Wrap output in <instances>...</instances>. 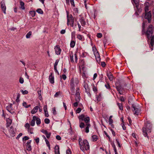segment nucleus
Masks as SVG:
<instances>
[{
  "label": "nucleus",
  "mask_w": 154,
  "mask_h": 154,
  "mask_svg": "<svg viewBox=\"0 0 154 154\" xmlns=\"http://www.w3.org/2000/svg\"><path fill=\"white\" fill-rule=\"evenodd\" d=\"M29 139V137H28L25 136L23 138V140H28Z\"/></svg>",
  "instance_id": "obj_55"
},
{
  "label": "nucleus",
  "mask_w": 154,
  "mask_h": 154,
  "mask_svg": "<svg viewBox=\"0 0 154 154\" xmlns=\"http://www.w3.org/2000/svg\"><path fill=\"white\" fill-rule=\"evenodd\" d=\"M85 126V132L86 133H88L89 132V128L90 127L91 125L89 123H86L85 125L84 123L83 122H80L79 125V127L81 128H84V126Z\"/></svg>",
  "instance_id": "obj_5"
},
{
  "label": "nucleus",
  "mask_w": 154,
  "mask_h": 154,
  "mask_svg": "<svg viewBox=\"0 0 154 154\" xmlns=\"http://www.w3.org/2000/svg\"><path fill=\"white\" fill-rule=\"evenodd\" d=\"M69 57H70V61L72 62H74L73 59L74 57L75 58V62L76 63L77 62L78 59L76 53H75L73 54L72 52H71L70 54Z\"/></svg>",
  "instance_id": "obj_8"
},
{
  "label": "nucleus",
  "mask_w": 154,
  "mask_h": 154,
  "mask_svg": "<svg viewBox=\"0 0 154 154\" xmlns=\"http://www.w3.org/2000/svg\"><path fill=\"white\" fill-rule=\"evenodd\" d=\"M79 22L82 26H85L86 24V22L83 17H82L79 19Z\"/></svg>",
  "instance_id": "obj_17"
},
{
  "label": "nucleus",
  "mask_w": 154,
  "mask_h": 154,
  "mask_svg": "<svg viewBox=\"0 0 154 154\" xmlns=\"http://www.w3.org/2000/svg\"><path fill=\"white\" fill-rule=\"evenodd\" d=\"M6 127L7 128H8L11 125L12 122V120L11 119H10L9 118H7L6 119Z\"/></svg>",
  "instance_id": "obj_16"
},
{
  "label": "nucleus",
  "mask_w": 154,
  "mask_h": 154,
  "mask_svg": "<svg viewBox=\"0 0 154 154\" xmlns=\"http://www.w3.org/2000/svg\"><path fill=\"white\" fill-rule=\"evenodd\" d=\"M35 119H34V118L33 119L32 118V119L31 120V125L32 126H33L35 125Z\"/></svg>",
  "instance_id": "obj_37"
},
{
  "label": "nucleus",
  "mask_w": 154,
  "mask_h": 154,
  "mask_svg": "<svg viewBox=\"0 0 154 154\" xmlns=\"http://www.w3.org/2000/svg\"><path fill=\"white\" fill-rule=\"evenodd\" d=\"M116 88L118 91L119 93L120 94H123L124 90L123 87H116Z\"/></svg>",
  "instance_id": "obj_18"
},
{
  "label": "nucleus",
  "mask_w": 154,
  "mask_h": 154,
  "mask_svg": "<svg viewBox=\"0 0 154 154\" xmlns=\"http://www.w3.org/2000/svg\"><path fill=\"white\" fill-rule=\"evenodd\" d=\"M113 122V121L112 119L111 118H109V125H112V124Z\"/></svg>",
  "instance_id": "obj_54"
},
{
  "label": "nucleus",
  "mask_w": 154,
  "mask_h": 154,
  "mask_svg": "<svg viewBox=\"0 0 154 154\" xmlns=\"http://www.w3.org/2000/svg\"><path fill=\"white\" fill-rule=\"evenodd\" d=\"M55 53L57 55H60L61 52V49L59 45H56L54 48Z\"/></svg>",
  "instance_id": "obj_12"
},
{
  "label": "nucleus",
  "mask_w": 154,
  "mask_h": 154,
  "mask_svg": "<svg viewBox=\"0 0 154 154\" xmlns=\"http://www.w3.org/2000/svg\"><path fill=\"white\" fill-rule=\"evenodd\" d=\"M77 94L80 95L79 89V88H77L76 93L75 94V95H77Z\"/></svg>",
  "instance_id": "obj_53"
},
{
  "label": "nucleus",
  "mask_w": 154,
  "mask_h": 154,
  "mask_svg": "<svg viewBox=\"0 0 154 154\" xmlns=\"http://www.w3.org/2000/svg\"><path fill=\"white\" fill-rule=\"evenodd\" d=\"M82 142H83V141L82 139L81 138H79V146L82 145Z\"/></svg>",
  "instance_id": "obj_44"
},
{
  "label": "nucleus",
  "mask_w": 154,
  "mask_h": 154,
  "mask_svg": "<svg viewBox=\"0 0 154 154\" xmlns=\"http://www.w3.org/2000/svg\"><path fill=\"white\" fill-rule=\"evenodd\" d=\"M33 118H35V121H36V123L37 125H38L41 124V120L39 118L36 117V116H33Z\"/></svg>",
  "instance_id": "obj_20"
},
{
  "label": "nucleus",
  "mask_w": 154,
  "mask_h": 154,
  "mask_svg": "<svg viewBox=\"0 0 154 154\" xmlns=\"http://www.w3.org/2000/svg\"><path fill=\"white\" fill-rule=\"evenodd\" d=\"M75 100L76 101L79 102L80 100V95H75Z\"/></svg>",
  "instance_id": "obj_26"
},
{
  "label": "nucleus",
  "mask_w": 154,
  "mask_h": 154,
  "mask_svg": "<svg viewBox=\"0 0 154 154\" xmlns=\"http://www.w3.org/2000/svg\"><path fill=\"white\" fill-rule=\"evenodd\" d=\"M50 121L49 119H48L46 118L45 119V122L46 124H49L50 123Z\"/></svg>",
  "instance_id": "obj_48"
},
{
  "label": "nucleus",
  "mask_w": 154,
  "mask_h": 154,
  "mask_svg": "<svg viewBox=\"0 0 154 154\" xmlns=\"http://www.w3.org/2000/svg\"><path fill=\"white\" fill-rule=\"evenodd\" d=\"M12 104H11L10 105H9L6 106V109L8 111H9L11 109H12Z\"/></svg>",
  "instance_id": "obj_35"
},
{
  "label": "nucleus",
  "mask_w": 154,
  "mask_h": 154,
  "mask_svg": "<svg viewBox=\"0 0 154 154\" xmlns=\"http://www.w3.org/2000/svg\"><path fill=\"white\" fill-rule=\"evenodd\" d=\"M51 133H48V132L47 134H46L45 135H46L47 137L48 138H49L51 136Z\"/></svg>",
  "instance_id": "obj_59"
},
{
  "label": "nucleus",
  "mask_w": 154,
  "mask_h": 154,
  "mask_svg": "<svg viewBox=\"0 0 154 154\" xmlns=\"http://www.w3.org/2000/svg\"><path fill=\"white\" fill-rule=\"evenodd\" d=\"M96 59L97 62L99 63L100 61V57L96 58Z\"/></svg>",
  "instance_id": "obj_58"
},
{
  "label": "nucleus",
  "mask_w": 154,
  "mask_h": 154,
  "mask_svg": "<svg viewBox=\"0 0 154 154\" xmlns=\"http://www.w3.org/2000/svg\"><path fill=\"white\" fill-rule=\"evenodd\" d=\"M77 38L81 41H83V36L80 34H78L77 35Z\"/></svg>",
  "instance_id": "obj_33"
},
{
  "label": "nucleus",
  "mask_w": 154,
  "mask_h": 154,
  "mask_svg": "<svg viewBox=\"0 0 154 154\" xmlns=\"http://www.w3.org/2000/svg\"><path fill=\"white\" fill-rule=\"evenodd\" d=\"M36 11L38 13L41 14H43V11L40 8L36 10Z\"/></svg>",
  "instance_id": "obj_36"
},
{
  "label": "nucleus",
  "mask_w": 154,
  "mask_h": 154,
  "mask_svg": "<svg viewBox=\"0 0 154 154\" xmlns=\"http://www.w3.org/2000/svg\"><path fill=\"white\" fill-rule=\"evenodd\" d=\"M152 127V125L149 121H147L146 124L144 127L143 128V135L146 137H147L149 138L148 136V134L151 132V130Z\"/></svg>",
  "instance_id": "obj_1"
},
{
  "label": "nucleus",
  "mask_w": 154,
  "mask_h": 154,
  "mask_svg": "<svg viewBox=\"0 0 154 154\" xmlns=\"http://www.w3.org/2000/svg\"><path fill=\"white\" fill-rule=\"evenodd\" d=\"M20 8L23 10H24L25 9V7H24V3L22 1H20Z\"/></svg>",
  "instance_id": "obj_27"
},
{
  "label": "nucleus",
  "mask_w": 154,
  "mask_h": 154,
  "mask_svg": "<svg viewBox=\"0 0 154 154\" xmlns=\"http://www.w3.org/2000/svg\"><path fill=\"white\" fill-rule=\"evenodd\" d=\"M26 149L29 151H30L32 149L31 146L30 145H26Z\"/></svg>",
  "instance_id": "obj_40"
},
{
  "label": "nucleus",
  "mask_w": 154,
  "mask_h": 154,
  "mask_svg": "<svg viewBox=\"0 0 154 154\" xmlns=\"http://www.w3.org/2000/svg\"><path fill=\"white\" fill-rule=\"evenodd\" d=\"M66 154H71V152L70 149H68L66 151Z\"/></svg>",
  "instance_id": "obj_60"
},
{
  "label": "nucleus",
  "mask_w": 154,
  "mask_h": 154,
  "mask_svg": "<svg viewBox=\"0 0 154 154\" xmlns=\"http://www.w3.org/2000/svg\"><path fill=\"white\" fill-rule=\"evenodd\" d=\"M82 145H80V147L81 149L83 152H84L85 150H88L90 149L89 144L86 140H85L83 141Z\"/></svg>",
  "instance_id": "obj_2"
},
{
  "label": "nucleus",
  "mask_w": 154,
  "mask_h": 154,
  "mask_svg": "<svg viewBox=\"0 0 154 154\" xmlns=\"http://www.w3.org/2000/svg\"><path fill=\"white\" fill-rule=\"evenodd\" d=\"M20 97V94L19 93H18L17 94V98L16 100V101L17 102H19L20 101L19 98Z\"/></svg>",
  "instance_id": "obj_42"
},
{
  "label": "nucleus",
  "mask_w": 154,
  "mask_h": 154,
  "mask_svg": "<svg viewBox=\"0 0 154 154\" xmlns=\"http://www.w3.org/2000/svg\"><path fill=\"white\" fill-rule=\"evenodd\" d=\"M97 36L98 38H100L102 36V35L101 33H99L97 34Z\"/></svg>",
  "instance_id": "obj_51"
},
{
  "label": "nucleus",
  "mask_w": 154,
  "mask_h": 154,
  "mask_svg": "<svg viewBox=\"0 0 154 154\" xmlns=\"http://www.w3.org/2000/svg\"><path fill=\"white\" fill-rule=\"evenodd\" d=\"M153 31V28L152 26V25H149L148 26L147 30L146 33V35L148 40H149L152 37L154 36L152 35Z\"/></svg>",
  "instance_id": "obj_3"
},
{
  "label": "nucleus",
  "mask_w": 154,
  "mask_h": 154,
  "mask_svg": "<svg viewBox=\"0 0 154 154\" xmlns=\"http://www.w3.org/2000/svg\"><path fill=\"white\" fill-rule=\"evenodd\" d=\"M1 7L2 11L5 14H6V6L4 1H2L1 2Z\"/></svg>",
  "instance_id": "obj_11"
},
{
  "label": "nucleus",
  "mask_w": 154,
  "mask_h": 154,
  "mask_svg": "<svg viewBox=\"0 0 154 154\" xmlns=\"http://www.w3.org/2000/svg\"><path fill=\"white\" fill-rule=\"evenodd\" d=\"M59 61L58 60H56L54 64V69L55 72L57 73L58 74H59V72L57 69V66Z\"/></svg>",
  "instance_id": "obj_15"
},
{
  "label": "nucleus",
  "mask_w": 154,
  "mask_h": 154,
  "mask_svg": "<svg viewBox=\"0 0 154 154\" xmlns=\"http://www.w3.org/2000/svg\"><path fill=\"white\" fill-rule=\"evenodd\" d=\"M30 14L32 17H34L35 15V12L34 11H30L29 12Z\"/></svg>",
  "instance_id": "obj_39"
},
{
  "label": "nucleus",
  "mask_w": 154,
  "mask_h": 154,
  "mask_svg": "<svg viewBox=\"0 0 154 154\" xmlns=\"http://www.w3.org/2000/svg\"><path fill=\"white\" fill-rule=\"evenodd\" d=\"M49 80L51 83L53 84L54 83V77L52 73H51L49 76Z\"/></svg>",
  "instance_id": "obj_14"
},
{
  "label": "nucleus",
  "mask_w": 154,
  "mask_h": 154,
  "mask_svg": "<svg viewBox=\"0 0 154 154\" xmlns=\"http://www.w3.org/2000/svg\"><path fill=\"white\" fill-rule=\"evenodd\" d=\"M94 54L96 58L100 57L98 51L97 52L95 53H94Z\"/></svg>",
  "instance_id": "obj_47"
},
{
  "label": "nucleus",
  "mask_w": 154,
  "mask_h": 154,
  "mask_svg": "<svg viewBox=\"0 0 154 154\" xmlns=\"http://www.w3.org/2000/svg\"><path fill=\"white\" fill-rule=\"evenodd\" d=\"M117 104L119 108V109L121 110H123V108L122 105V103H117Z\"/></svg>",
  "instance_id": "obj_41"
},
{
  "label": "nucleus",
  "mask_w": 154,
  "mask_h": 154,
  "mask_svg": "<svg viewBox=\"0 0 154 154\" xmlns=\"http://www.w3.org/2000/svg\"><path fill=\"white\" fill-rule=\"evenodd\" d=\"M61 78L64 80H65L66 78V75L64 74L62 75Z\"/></svg>",
  "instance_id": "obj_61"
},
{
  "label": "nucleus",
  "mask_w": 154,
  "mask_h": 154,
  "mask_svg": "<svg viewBox=\"0 0 154 154\" xmlns=\"http://www.w3.org/2000/svg\"><path fill=\"white\" fill-rule=\"evenodd\" d=\"M131 2L134 6H135L136 8H137L139 11H140L141 10L139 8L140 0H132Z\"/></svg>",
  "instance_id": "obj_7"
},
{
  "label": "nucleus",
  "mask_w": 154,
  "mask_h": 154,
  "mask_svg": "<svg viewBox=\"0 0 154 154\" xmlns=\"http://www.w3.org/2000/svg\"><path fill=\"white\" fill-rule=\"evenodd\" d=\"M20 91L22 93V94L24 95L27 94L28 93V91L26 90L23 91V90H20Z\"/></svg>",
  "instance_id": "obj_43"
},
{
  "label": "nucleus",
  "mask_w": 154,
  "mask_h": 154,
  "mask_svg": "<svg viewBox=\"0 0 154 154\" xmlns=\"http://www.w3.org/2000/svg\"><path fill=\"white\" fill-rule=\"evenodd\" d=\"M38 109V106H35L31 110V113L33 114L36 113Z\"/></svg>",
  "instance_id": "obj_25"
},
{
  "label": "nucleus",
  "mask_w": 154,
  "mask_h": 154,
  "mask_svg": "<svg viewBox=\"0 0 154 154\" xmlns=\"http://www.w3.org/2000/svg\"><path fill=\"white\" fill-rule=\"evenodd\" d=\"M22 133H20L16 137V139H18L19 138L22 136Z\"/></svg>",
  "instance_id": "obj_62"
},
{
  "label": "nucleus",
  "mask_w": 154,
  "mask_h": 154,
  "mask_svg": "<svg viewBox=\"0 0 154 154\" xmlns=\"http://www.w3.org/2000/svg\"><path fill=\"white\" fill-rule=\"evenodd\" d=\"M83 120L85 122L86 124V123H89L90 118L89 117H85Z\"/></svg>",
  "instance_id": "obj_28"
},
{
  "label": "nucleus",
  "mask_w": 154,
  "mask_h": 154,
  "mask_svg": "<svg viewBox=\"0 0 154 154\" xmlns=\"http://www.w3.org/2000/svg\"><path fill=\"white\" fill-rule=\"evenodd\" d=\"M41 132H42L44 134H47L48 132L46 130H42L41 131Z\"/></svg>",
  "instance_id": "obj_63"
},
{
  "label": "nucleus",
  "mask_w": 154,
  "mask_h": 154,
  "mask_svg": "<svg viewBox=\"0 0 154 154\" xmlns=\"http://www.w3.org/2000/svg\"><path fill=\"white\" fill-rule=\"evenodd\" d=\"M67 25L68 26L69 25V23H70V25L71 26L73 27L74 26V19L72 16L71 14H69V13L68 12H67Z\"/></svg>",
  "instance_id": "obj_4"
},
{
  "label": "nucleus",
  "mask_w": 154,
  "mask_h": 154,
  "mask_svg": "<svg viewBox=\"0 0 154 154\" xmlns=\"http://www.w3.org/2000/svg\"><path fill=\"white\" fill-rule=\"evenodd\" d=\"M96 98L97 101L98 102L100 100V97L99 96H96Z\"/></svg>",
  "instance_id": "obj_64"
},
{
  "label": "nucleus",
  "mask_w": 154,
  "mask_h": 154,
  "mask_svg": "<svg viewBox=\"0 0 154 154\" xmlns=\"http://www.w3.org/2000/svg\"><path fill=\"white\" fill-rule=\"evenodd\" d=\"M81 110H82V109L81 108H78L76 110V113H80L81 112Z\"/></svg>",
  "instance_id": "obj_50"
},
{
  "label": "nucleus",
  "mask_w": 154,
  "mask_h": 154,
  "mask_svg": "<svg viewBox=\"0 0 154 154\" xmlns=\"http://www.w3.org/2000/svg\"><path fill=\"white\" fill-rule=\"evenodd\" d=\"M38 95V97L39 98V99L40 100H42V97L41 95V90L38 91H37Z\"/></svg>",
  "instance_id": "obj_34"
},
{
  "label": "nucleus",
  "mask_w": 154,
  "mask_h": 154,
  "mask_svg": "<svg viewBox=\"0 0 154 154\" xmlns=\"http://www.w3.org/2000/svg\"><path fill=\"white\" fill-rule=\"evenodd\" d=\"M85 89L86 91V92L88 94H90V93L89 92V87H85Z\"/></svg>",
  "instance_id": "obj_46"
},
{
  "label": "nucleus",
  "mask_w": 154,
  "mask_h": 154,
  "mask_svg": "<svg viewBox=\"0 0 154 154\" xmlns=\"http://www.w3.org/2000/svg\"><path fill=\"white\" fill-rule=\"evenodd\" d=\"M150 40V43L149 44V46L151 47H153L154 45V36H152L151 38L149 40Z\"/></svg>",
  "instance_id": "obj_24"
},
{
  "label": "nucleus",
  "mask_w": 154,
  "mask_h": 154,
  "mask_svg": "<svg viewBox=\"0 0 154 154\" xmlns=\"http://www.w3.org/2000/svg\"><path fill=\"white\" fill-rule=\"evenodd\" d=\"M23 106L26 108H28L31 106L30 104L27 105L26 102H23Z\"/></svg>",
  "instance_id": "obj_31"
},
{
  "label": "nucleus",
  "mask_w": 154,
  "mask_h": 154,
  "mask_svg": "<svg viewBox=\"0 0 154 154\" xmlns=\"http://www.w3.org/2000/svg\"><path fill=\"white\" fill-rule=\"evenodd\" d=\"M149 5L150 4L149 3L146 2L144 4V5L145 6V13L148 12H147L149 11Z\"/></svg>",
  "instance_id": "obj_21"
},
{
  "label": "nucleus",
  "mask_w": 154,
  "mask_h": 154,
  "mask_svg": "<svg viewBox=\"0 0 154 154\" xmlns=\"http://www.w3.org/2000/svg\"><path fill=\"white\" fill-rule=\"evenodd\" d=\"M53 113L54 115H56V111L55 108L54 107L52 109Z\"/></svg>",
  "instance_id": "obj_57"
},
{
  "label": "nucleus",
  "mask_w": 154,
  "mask_h": 154,
  "mask_svg": "<svg viewBox=\"0 0 154 154\" xmlns=\"http://www.w3.org/2000/svg\"><path fill=\"white\" fill-rule=\"evenodd\" d=\"M82 70L83 72L82 73V76L83 78L85 79L88 78L87 74L86 73V68L85 66L82 67Z\"/></svg>",
  "instance_id": "obj_10"
},
{
  "label": "nucleus",
  "mask_w": 154,
  "mask_h": 154,
  "mask_svg": "<svg viewBox=\"0 0 154 154\" xmlns=\"http://www.w3.org/2000/svg\"><path fill=\"white\" fill-rule=\"evenodd\" d=\"M133 109L132 110L134 114L138 115L140 113V109L138 107V106H136L135 105L133 104L132 106Z\"/></svg>",
  "instance_id": "obj_6"
},
{
  "label": "nucleus",
  "mask_w": 154,
  "mask_h": 154,
  "mask_svg": "<svg viewBox=\"0 0 154 154\" xmlns=\"http://www.w3.org/2000/svg\"><path fill=\"white\" fill-rule=\"evenodd\" d=\"M148 2H146L149 3L151 5H152L154 2V0H147Z\"/></svg>",
  "instance_id": "obj_45"
},
{
  "label": "nucleus",
  "mask_w": 154,
  "mask_h": 154,
  "mask_svg": "<svg viewBox=\"0 0 154 154\" xmlns=\"http://www.w3.org/2000/svg\"><path fill=\"white\" fill-rule=\"evenodd\" d=\"M55 154H60L59 146L58 145L55 146L54 148Z\"/></svg>",
  "instance_id": "obj_23"
},
{
  "label": "nucleus",
  "mask_w": 154,
  "mask_h": 154,
  "mask_svg": "<svg viewBox=\"0 0 154 154\" xmlns=\"http://www.w3.org/2000/svg\"><path fill=\"white\" fill-rule=\"evenodd\" d=\"M75 32L73 31L72 32L71 35L72 38H75Z\"/></svg>",
  "instance_id": "obj_56"
},
{
  "label": "nucleus",
  "mask_w": 154,
  "mask_h": 154,
  "mask_svg": "<svg viewBox=\"0 0 154 154\" xmlns=\"http://www.w3.org/2000/svg\"><path fill=\"white\" fill-rule=\"evenodd\" d=\"M75 42L74 41H72L70 43V47L72 48H73L75 45Z\"/></svg>",
  "instance_id": "obj_29"
},
{
  "label": "nucleus",
  "mask_w": 154,
  "mask_h": 154,
  "mask_svg": "<svg viewBox=\"0 0 154 154\" xmlns=\"http://www.w3.org/2000/svg\"><path fill=\"white\" fill-rule=\"evenodd\" d=\"M93 140L94 141H96L97 139V137L96 135H94L92 136Z\"/></svg>",
  "instance_id": "obj_38"
},
{
  "label": "nucleus",
  "mask_w": 154,
  "mask_h": 154,
  "mask_svg": "<svg viewBox=\"0 0 154 154\" xmlns=\"http://www.w3.org/2000/svg\"><path fill=\"white\" fill-rule=\"evenodd\" d=\"M85 117L84 115L83 114H82L79 116V120H82L83 121L85 119Z\"/></svg>",
  "instance_id": "obj_32"
},
{
  "label": "nucleus",
  "mask_w": 154,
  "mask_h": 154,
  "mask_svg": "<svg viewBox=\"0 0 154 154\" xmlns=\"http://www.w3.org/2000/svg\"><path fill=\"white\" fill-rule=\"evenodd\" d=\"M152 14L150 11L145 13V17L147 19L149 23H150L151 20Z\"/></svg>",
  "instance_id": "obj_9"
},
{
  "label": "nucleus",
  "mask_w": 154,
  "mask_h": 154,
  "mask_svg": "<svg viewBox=\"0 0 154 154\" xmlns=\"http://www.w3.org/2000/svg\"><path fill=\"white\" fill-rule=\"evenodd\" d=\"M19 82L21 84H23L24 82L23 78L22 77H20L19 79Z\"/></svg>",
  "instance_id": "obj_49"
},
{
  "label": "nucleus",
  "mask_w": 154,
  "mask_h": 154,
  "mask_svg": "<svg viewBox=\"0 0 154 154\" xmlns=\"http://www.w3.org/2000/svg\"><path fill=\"white\" fill-rule=\"evenodd\" d=\"M9 132L10 133V135L12 137H14L15 135V133L14 131L13 128L12 126H11L10 127V128L9 130Z\"/></svg>",
  "instance_id": "obj_13"
},
{
  "label": "nucleus",
  "mask_w": 154,
  "mask_h": 154,
  "mask_svg": "<svg viewBox=\"0 0 154 154\" xmlns=\"http://www.w3.org/2000/svg\"><path fill=\"white\" fill-rule=\"evenodd\" d=\"M91 84L89 81L87 80H85L84 81V87H89L91 86Z\"/></svg>",
  "instance_id": "obj_19"
},
{
  "label": "nucleus",
  "mask_w": 154,
  "mask_h": 154,
  "mask_svg": "<svg viewBox=\"0 0 154 154\" xmlns=\"http://www.w3.org/2000/svg\"><path fill=\"white\" fill-rule=\"evenodd\" d=\"M32 32L31 31H29L26 35V37L27 38H29L32 35Z\"/></svg>",
  "instance_id": "obj_30"
},
{
  "label": "nucleus",
  "mask_w": 154,
  "mask_h": 154,
  "mask_svg": "<svg viewBox=\"0 0 154 154\" xmlns=\"http://www.w3.org/2000/svg\"><path fill=\"white\" fill-rule=\"evenodd\" d=\"M107 76L110 81H112L113 79L112 74L110 72L108 73Z\"/></svg>",
  "instance_id": "obj_22"
},
{
  "label": "nucleus",
  "mask_w": 154,
  "mask_h": 154,
  "mask_svg": "<svg viewBox=\"0 0 154 154\" xmlns=\"http://www.w3.org/2000/svg\"><path fill=\"white\" fill-rule=\"evenodd\" d=\"M25 127H26V128L28 129L29 128L30 125L28 123H26L25 125Z\"/></svg>",
  "instance_id": "obj_52"
}]
</instances>
